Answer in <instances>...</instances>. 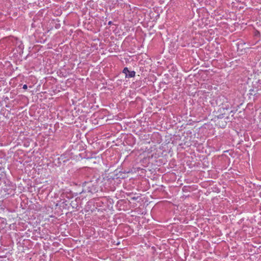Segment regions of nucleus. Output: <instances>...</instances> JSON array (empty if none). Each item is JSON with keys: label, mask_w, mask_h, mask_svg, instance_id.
I'll list each match as a JSON object with an SVG mask.
<instances>
[{"label": "nucleus", "mask_w": 261, "mask_h": 261, "mask_svg": "<svg viewBox=\"0 0 261 261\" xmlns=\"http://www.w3.org/2000/svg\"><path fill=\"white\" fill-rule=\"evenodd\" d=\"M138 197H131V199L133 200H136L138 199Z\"/></svg>", "instance_id": "nucleus-6"}, {"label": "nucleus", "mask_w": 261, "mask_h": 261, "mask_svg": "<svg viewBox=\"0 0 261 261\" xmlns=\"http://www.w3.org/2000/svg\"><path fill=\"white\" fill-rule=\"evenodd\" d=\"M129 70H128L127 67H125L123 69L122 72L125 74V77L126 76V74L129 72Z\"/></svg>", "instance_id": "nucleus-4"}, {"label": "nucleus", "mask_w": 261, "mask_h": 261, "mask_svg": "<svg viewBox=\"0 0 261 261\" xmlns=\"http://www.w3.org/2000/svg\"><path fill=\"white\" fill-rule=\"evenodd\" d=\"M84 187L85 190L88 192L93 193L96 191V187L93 185L91 181L85 182Z\"/></svg>", "instance_id": "nucleus-1"}, {"label": "nucleus", "mask_w": 261, "mask_h": 261, "mask_svg": "<svg viewBox=\"0 0 261 261\" xmlns=\"http://www.w3.org/2000/svg\"><path fill=\"white\" fill-rule=\"evenodd\" d=\"M129 70H128L127 67H125L123 69L122 72L125 74V77L126 76V74L129 72Z\"/></svg>", "instance_id": "nucleus-5"}, {"label": "nucleus", "mask_w": 261, "mask_h": 261, "mask_svg": "<svg viewBox=\"0 0 261 261\" xmlns=\"http://www.w3.org/2000/svg\"><path fill=\"white\" fill-rule=\"evenodd\" d=\"M108 24H109V25L111 24H112V21H109V23H108Z\"/></svg>", "instance_id": "nucleus-8"}, {"label": "nucleus", "mask_w": 261, "mask_h": 261, "mask_svg": "<svg viewBox=\"0 0 261 261\" xmlns=\"http://www.w3.org/2000/svg\"><path fill=\"white\" fill-rule=\"evenodd\" d=\"M91 204H92V202H91V201H88L87 203V205H86V208L87 209V211H91V212L93 211L94 209H91L90 207H89V206Z\"/></svg>", "instance_id": "nucleus-3"}, {"label": "nucleus", "mask_w": 261, "mask_h": 261, "mask_svg": "<svg viewBox=\"0 0 261 261\" xmlns=\"http://www.w3.org/2000/svg\"><path fill=\"white\" fill-rule=\"evenodd\" d=\"M22 88H23V89H24L26 90V89H27V88H28V86H27V85H25H25H24L23 86V87H22Z\"/></svg>", "instance_id": "nucleus-7"}, {"label": "nucleus", "mask_w": 261, "mask_h": 261, "mask_svg": "<svg viewBox=\"0 0 261 261\" xmlns=\"http://www.w3.org/2000/svg\"><path fill=\"white\" fill-rule=\"evenodd\" d=\"M136 72L134 71H129L128 73L126 74V78L134 77L135 76Z\"/></svg>", "instance_id": "nucleus-2"}]
</instances>
